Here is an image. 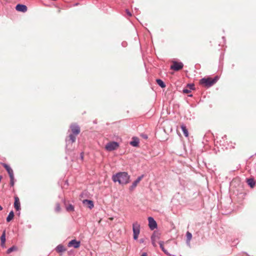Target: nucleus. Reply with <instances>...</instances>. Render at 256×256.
Returning <instances> with one entry per match:
<instances>
[{
  "instance_id": "nucleus-1",
  "label": "nucleus",
  "mask_w": 256,
  "mask_h": 256,
  "mask_svg": "<svg viewBox=\"0 0 256 256\" xmlns=\"http://www.w3.org/2000/svg\"><path fill=\"white\" fill-rule=\"evenodd\" d=\"M70 128L72 133L66 138L65 141L66 143V150H72L70 148H68L70 144H72L76 140V136L80 133V130L79 126L76 124H72L70 126Z\"/></svg>"
},
{
  "instance_id": "nucleus-2",
  "label": "nucleus",
  "mask_w": 256,
  "mask_h": 256,
  "mask_svg": "<svg viewBox=\"0 0 256 256\" xmlns=\"http://www.w3.org/2000/svg\"><path fill=\"white\" fill-rule=\"evenodd\" d=\"M130 176L126 172H119L112 176L114 182H118L119 184L124 185L130 182Z\"/></svg>"
},
{
  "instance_id": "nucleus-3",
  "label": "nucleus",
  "mask_w": 256,
  "mask_h": 256,
  "mask_svg": "<svg viewBox=\"0 0 256 256\" xmlns=\"http://www.w3.org/2000/svg\"><path fill=\"white\" fill-rule=\"evenodd\" d=\"M140 224L137 222H134L132 224L133 238L134 240H137L140 232Z\"/></svg>"
},
{
  "instance_id": "nucleus-4",
  "label": "nucleus",
  "mask_w": 256,
  "mask_h": 256,
  "mask_svg": "<svg viewBox=\"0 0 256 256\" xmlns=\"http://www.w3.org/2000/svg\"><path fill=\"white\" fill-rule=\"evenodd\" d=\"M184 67V64L182 62L174 61L172 64L170 66V69L174 71H178L182 70Z\"/></svg>"
},
{
  "instance_id": "nucleus-5",
  "label": "nucleus",
  "mask_w": 256,
  "mask_h": 256,
  "mask_svg": "<svg viewBox=\"0 0 256 256\" xmlns=\"http://www.w3.org/2000/svg\"><path fill=\"white\" fill-rule=\"evenodd\" d=\"M200 83L207 88H210L214 85V82L210 78H204L200 80Z\"/></svg>"
},
{
  "instance_id": "nucleus-6",
  "label": "nucleus",
  "mask_w": 256,
  "mask_h": 256,
  "mask_svg": "<svg viewBox=\"0 0 256 256\" xmlns=\"http://www.w3.org/2000/svg\"><path fill=\"white\" fill-rule=\"evenodd\" d=\"M119 146V144L116 142H108L106 146V149L108 151H112L116 150Z\"/></svg>"
},
{
  "instance_id": "nucleus-7",
  "label": "nucleus",
  "mask_w": 256,
  "mask_h": 256,
  "mask_svg": "<svg viewBox=\"0 0 256 256\" xmlns=\"http://www.w3.org/2000/svg\"><path fill=\"white\" fill-rule=\"evenodd\" d=\"M148 226L151 230H154L157 228L158 225L156 221L152 216L148 218Z\"/></svg>"
},
{
  "instance_id": "nucleus-8",
  "label": "nucleus",
  "mask_w": 256,
  "mask_h": 256,
  "mask_svg": "<svg viewBox=\"0 0 256 256\" xmlns=\"http://www.w3.org/2000/svg\"><path fill=\"white\" fill-rule=\"evenodd\" d=\"M80 242L74 239L70 241L68 244V247H73L74 248H78L80 246Z\"/></svg>"
},
{
  "instance_id": "nucleus-9",
  "label": "nucleus",
  "mask_w": 256,
  "mask_h": 256,
  "mask_svg": "<svg viewBox=\"0 0 256 256\" xmlns=\"http://www.w3.org/2000/svg\"><path fill=\"white\" fill-rule=\"evenodd\" d=\"M2 166L7 171L9 176H14L13 170L12 169V168L6 164V163H2Z\"/></svg>"
},
{
  "instance_id": "nucleus-10",
  "label": "nucleus",
  "mask_w": 256,
  "mask_h": 256,
  "mask_svg": "<svg viewBox=\"0 0 256 256\" xmlns=\"http://www.w3.org/2000/svg\"><path fill=\"white\" fill-rule=\"evenodd\" d=\"M140 140L138 138L134 136L132 138V140L130 142V144L134 146L138 147L139 146Z\"/></svg>"
},
{
  "instance_id": "nucleus-11",
  "label": "nucleus",
  "mask_w": 256,
  "mask_h": 256,
  "mask_svg": "<svg viewBox=\"0 0 256 256\" xmlns=\"http://www.w3.org/2000/svg\"><path fill=\"white\" fill-rule=\"evenodd\" d=\"M82 203L84 205L86 206L90 209H92L94 206V202L92 200H84L82 201Z\"/></svg>"
},
{
  "instance_id": "nucleus-12",
  "label": "nucleus",
  "mask_w": 256,
  "mask_h": 256,
  "mask_svg": "<svg viewBox=\"0 0 256 256\" xmlns=\"http://www.w3.org/2000/svg\"><path fill=\"white\" fill-rule=\"evenodd\" d=\"M14 207L17 211L20 210V203L17 196H14Z\"/></svg>"
},
{
  "instance_id": "nucleus-13",
  "label": "nucleus",
  "mask_w": 256,
  "mask_h": 256,
  "mask_svg": "<svg viewBox=\"0 0 256 256\" xmlns=\"http://www.w3.org/2000/svg\"><path fill=\"white\" fill-rule=\"evenodd\" d=\"M16 9L17 11L22 12H26L28 10L26 6L20 4H18L16 5Z\"/></svg>"
},
{
  "instance_id": "nucleus-14",
  "label": "nucleus",
  "mask_w": 256,
  "mask_h": 256,
  "mask_svg": "<svg viewBox=\"0 0 256 256\" xmlns=\"http://www.w3.org/2000/svg\"><path fill=\"white\" fill-rule=\"evenodd\" d=\"M66 249L64 246L63 245L60 244H58L56 248V250L58 253H62L66 251Z\"/></svg>"
},
{
  "instance_id": "nucleus-15",
  "label": "nucleus",
  "mask_w": 256,
  "mask_h": 256,
  "mask_svg": "<svg viewBox=\"0 0 256 256\" xmlns=\"http://www.w3.org/2000/svg\"><path fill=\"white\" fill-rule=\"evenodd\" d=\"M1 242V246L2 248L4 247L6 242V230H4L0 238Z\"/></svg>"
},
{
  "instance_id": "nucleus-16",
  "label": "nucleus",
  "mask_w": 256,
  "mask_h": 256,
  "mask_svg": "<svg viewBox=\"0 0 256 256\" xmlns=\"http://www.w3.org/2000/svg\"><path fill=\"white\" fill-rule=\"evenodd\" d=\"M246 182L250 188H253L256 184V182L254 178H247Z\"/></svg>"
},
{
  "instance_id": "nucleus-17",
  "label": "nucleus",
  "mask_w": 256,
  "mask_h": 256,
  "mask_svg": "<svg viewBox=\"0 0 256 256\" xmlns=\"http://www.w3.org/2000/svg\"><path fill=\"white\" fill-rule=\"evenodd\" d=\"M180 128L184 134V135L186 137H188V130H187L186 126L184 124H182L180 126Z\"/></svg>"
},
{
  "instance_id": "nucleus-18",
  "label": "nucleus",
  "mask_w": 256,
  "mask_h": 256,
  "mask_svg": "<svg viewBox=\"0 0 256 256\" xmlns=\"http://www.w3.org/2000/svg\"><path fill=\"white\" fill-rule=\"evenodd\" d=\"M160 247L162 250V251L167 256H170L171 254L168 252L166 250L164 246V242L162 241H160L159 242Z\"/></svg>"
},
{
  "instance_id": "nucleus-19",
  "label": "nucleus",
  "mask_w": 256,
  "mask_h": 256,
  "mask_svg": "<svg viewBox=\"0 0 256 256\" xmlns=\"http://www.w3.org/2000/svg\"><path fill=\"white\" fill-rule=\"evenodd\" d=\"M156 82L162 88H164L166 86L164 82L161 79H156Z\"/></svg>"
},
{
  "instance_id": "nucleus-20",
  "label": "nucleus",
  "mask_w": 256,
  "mask_h": 256,
  "mask_svg": "<svg viewBox=\"0 0 256 256\" xmlns=\"http://www.w3.org/2000/svg\"><path fill=\"white\" fill-rule=\"evenodd\" d=\"M14 212L13 210H11L8 216L6 217V222H10V221H11L13 218H14Z\"/></svg>"
},
{
  "instance_id": "nucleus-21",
  "label": "nucleus",
  "mask_w": 256,
  "mask_h": 256,
  "mask_svg": "<svg viewBox=\"0 0 256 256\" xmlns=\"http://www.w3.org/2000/svg\"><path fill=\"white\" fill-rule=\"evenodd\" d=\"M18 250L17 246H13L12 247L8 248L6 250V253L9 254L14 251H16Z\"/></svg>"
},
{
  "instance_id": "nucleus-22",
  "label": "nucleus",
  "mask_w": 256,
  "mask_h": 256,
  "mask_svg": "<svg viewBox=\"0 0 256 256\" xmlns=\"http://www.w3.org/2000/svg\"><path fill=\"white\" fill-rule=\"evenodd\" d=\"M66 209L68 212H73L74 210V208L72 204H69L66 206Z\"/></svg>"
},
{
  "instance_id": "nucleus-23",
  "label": "nucleus",
  "mask_w": 256,
  "mask_h": 256,
  "mask_svg": "<svg viewBox=\"0 0 256 256\" xmlns=\"http://www.w3.org/2000/svg\"><path fill=\"white\" fill-rule=\"evenodd\" d=\"M138 183L136 180L132 183V184L130 187V190H132L138 185Z\"/></svg>"
},
{
  "instance_id": "nucleus-24",
  "label": "nucleus",
  "mask_w": 256,
  "mask_h": 256,
  "mask_svg": "<svg viewBox=\"0 0 256 256\" xmlns=\"http://www.w3.org/2000/svg\"><path fill=\"white\" fill-rule=\"evenodd\" d=\"M10 186H13L14 184V176H10Z\"/></svg>"
},
{
  "instance_id": "nucleus-25",
  "label": "nucleus",
  "mask_w": 256,
  "mask_h": 256,
  "mask_svg": "<svg viewBox=\"0 0 256 256\" xmlns=\"http://www.w3.org/2000/svg\"><path fill=\"white\" fill-rule=\"evenodd\" d=\"M186 87H188L190 90L195 89L194 84H188L186 85Z\"/></svg>"
},
{
  "instance_id": "nucleus-26",
  "label": "nucleus",
  "mask_w": 256,
  "mask_h": 256,
  "mask_svg": "<svg viewBox=\"0 0 256 256\" xmlns=\"http://www.w3.org/2000/svg\"><path fill=\"white\" fill-rule=\"evenodd\" d=\"M61 208L60 204L57 203L56 204V206L55 208V212H60Z\"/></svg>"
},
{
  "instance_id": "nucleus-27",
  "label": "nucleus",
  "mask_w": 256,
  "mask_h": 256,
  "mask_svg": "<svg viewBox=\"0 0 256 256\" xmlns=\"http://www.w3.org/2000/svg\"><path fill=\"white\" fill-rule=\"evenodd\" d=\"M186 240L188 241H190L192 238V234L188 232H186Z\"/></svg>"
},
{
  "instance_id": "nucleus-28",
  "label": "nucleus",
  "mask_w": 256,
  "mask_h": 256,
  "mask_svg": "<svg viewBox=\"0 0 256 256\" xmlns=\"http://www.w3.org/2000/svg\"><path fill=\"white\" fill-rule=\"evenodd\" d=\"M151 240H152V244L155 246H156V244H155V236L154 234H152V236H151Z\"/></svg>"
},
{
  "instance_id": "nucleus-29",
  "label": "nucleus",
  "mask_w": 256,
  "mask_h": 256,
  "mask_svg": "<svg viewBox=\"0 0 256 256\" xmlns=\"http://www.w3.org/2000/svg\"><path fill=\"white\" fill-rule=\"evenodd\" d=\"M191 92V90L188 88H184L182 90V92L184 94H188Z\"/></svg>"
},
{
  "instance_id": "nucleus-30",
  "label": "nucleus",
  "mask_w": 256,
  "mask_h": 256,
  "mask_svg": "<svg viewBox=\"0 0 256 256\" xmlns=\"http://www.w3.org/2000/svg\"><path fill=\"white\" fill-rule=\"evenodd\" d=\"M218 78H219V77L218 76H216L213 78H212V82H214V84L217 82Z\"/></svg>"
},
{
  "instance_id": "nucleus-31",
  "label": "nucleus",
  "mask_w": 256,
  "mask_h": 256,
  "mask_svg": "<svg viewBox=\"0 0 256 256\" xmlns=\"http://www.w3.org/2000/svg\"><path fill=\"white\" fill-rule=\"evenodd\" d=\"M144 177V174H142L140 176H139L136 180L137 181V182L138 183L140 182L142 180V178Z\"/></svg>"
},
{
  "instance_id": "nucleus-32",
  "label": "nucleus",
  "mask_w": 256,
  "mask_h": 256,
  "mask_svg": "<svg viewBox=\"0 0 256 256\" xmlns=\"http://www.w3.org/2000/svg\"><path fill=\"white\" fill-rule=\"evenodd\" d=\"M140 136L144 139H147L148 138V136L146 134H142Z\"/></svg>"
},
{
  "instance_id": "nucleus-33",
  "label": "nucleus",
  "mask_w": 256,
  "mask_h": 256,
  "mask_svg": "<svg viewBox=\"0 0 256 256\" xmlns=\"http://www.w3.org/2000/svg\"><path fill=\"white\" fill-rule=\"evenodd\" d=\"M144 238H140V240H139V242L140 243V244H142V243H144Z\"/></svg>"
},
{
  "instance_id": "nucleus-34",
  "label": "nucleus",
  "mask_w": 256,
  "mask_h": 256,
  "mask_svg": "<svg viewBox=\"0 0 256 256\" xmlns=\"http://www.w3.org/2000/svg\"><path fill=\"white\" fill-rule=\"evenodd\" d=\"M80 158H81L82 160H83V158H84V154H83V152H81V153H80Z\"/></svg>"
},
{
  "instance_id": "nucleus-35",
  "label": "nucleus",
  "mask_w": 256,
  "mask_h": 256,
  "mask_svg": "<svg viewBox=\"0 0 256 256\" xmlns=\"http://www.w3.org/2000/svg\"><path fill=\"white\" fill-rule=\"evenodd\" d=\"M140 256H147V254L146 252H144Z\"/></svg>"
},
{
  "instance_id": "nucleus-36",
  "label": "nucleus",
  "mask_w": 256,
  "mask_h": 256,
  "mask_svg": "<svg viewBox=\"0 0 256 256\" xmlns=\"http://www.w3.org/2000/svg\"><path fill=\"white\" fill-rule=\"evenodd\" d=\"M126 13H127V14H128V16H132L131 13H130V12H128V10H126Z\"/></svg>"
},
{
  "instance_id": "nucleus-37",
  "label": "nucleus",
  "mask_w": 256,
  "mask_h": 256,
  "mask_svg": "<svg viewBox=\"0 0 256 256\" xmlns=\"http://www.w3.org/2000/svg\"><path fill=\"white\" fill-rule=\"evenodd\" d=\"M3 209L2 207L0 205V211L2 210Z\"/></svg>"
},
{
  "instance_id": "nucleus-38",
  "label": "nucleus",
  "mask_w": 256,
  "mask_h": 256,
  "mask_svg": "<svg viewBox=\"0 0 256 256\" xmlns=\"http://www.w3.org/2000/svg\"><path fill=\"white\" fill-rule=\"evenodd\" d=\"M188 96L192 97V94H190L188 95Z\"/></svg>"
},
{
  "instance_id": "nucleus-39",
  "label": "nucleus",
  "mask_w": 256,
  "mask_h": 256,
  "mask_svg": "<svg viewBox=\"0 0 256 256\" xmlns=\"http://www.w3.org/2000/svg\"><path fill=\"white\" fill-rule=\"evenodd\" d=\"M244 254H245L246 256H249L248 255V254L246 252H244Z\"/></svg>"
}]
</instances>
